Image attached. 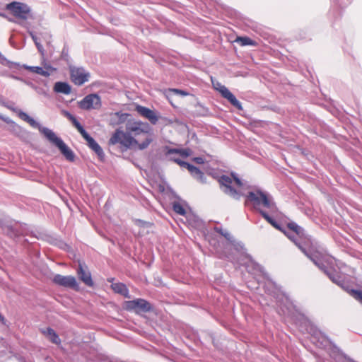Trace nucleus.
<instances>
[{
    "mask_svg": "<svg viewBox=\"0 0 362 362\" xmlns=\"http://www.w3.org/2000/svg\"><path fill=\"white\" fill-rule=\"evenodd\" d=\"M126 130L139 140L136 147L140 150L146 148L153 141L151 127L148 123L141 121H129L126 124Z\"/></svg>",
    "mask_w": 362,
    "mask_h": 362,
    "instance_id": "obj_1",
    "label": "nucleus"
},
{
    "mask_svg": "<svg viewBox=\"0 0 362 362\" xmlns=\"http://www.w3.org/2000/svg\"><path fill=\"white\" fill-rule=\"evenodd\" d=\"M42 133L52 144L57 146L66 159L73 162L74 160V152L64 144V142L59 138L55 133L48 128H40Z\"/></svg>",
    "mask_w": 362,
    "mask_h": 362,
    "instance_id": "obj_2",
    "label": "nucleus"
},
{
    "mask_svg": "<svg viewBox=\"0 0 362 362\" xmlns=\"http://www.w3.org/2000/svg\"><path fill=\"white\" fill-rule=\"evenodd\" d=\"M136 144H139V140L134 136H132L129 132L117 129L111 136L108 141L109 145L119 144L126 148H131L136 147Z\"/></svg>",
    "mask_w": 362,
    "mask_h": 362,
    "instance_id": "obj_3",
    "label": "nucleus"
},
{
    "mask_svg": "<svg viewBox=\"0 0 362 362\" xmlns=\"http://www.w3.org/2000/svg\"><path fill=\"white\" fill-rule=\"evenodd\" d=\"M65 115L67 118L72 122L73 125L77 129L81 136L84 138V139L87 141L88 146L94 151L96 154L100 157H103V151L102 148L99 146V144L92 138L83 129V126L80 124V122L76 119L74 116L71 114L66 112Z\"/></svg>",
    "mask_w": 362,
    "mask_h": 362,
    "instance_id": "obj_4",
    "label": "nucleus"
},
{
    "mask_svg": "<svg viewBox=\"0 0 362 362\" xmlns=\"http://www.w3.org/2000/svg\"><path fill=\"white\" fill-rule=\"evenodd\" d=\"M230 175L232 177L225 175L220 176L218 178V182L221 186H224L226 187V189L224 190L225 193L229 194L235 199H239L240 194L235 189L232 187L231 184L233 183V180L235 185L240 187L243 186V182L234 173H232Z\"/></svg>",
    "mask_w": 362,
    "mask_h": 362,
    "instance_id": "obj_5",
    "label": "nucleus"
},
{
    "mask_svg": "<svg viewBox=\"0 0 362 362\" xmlns=\"http://www.w3.org/2000/svg\"><path fill=\"white\" fill-rule=\"evenodd\" d=\"M247 199L255 206L262 205L267 209L276 208L274 203L270 200L268 195L260 190L248 192Z\"/></svg>",
    "mask_w": 362,
    "mask_h": 362,
    "instance_id": "obj_6",
    "label": "nucleus"
},
{
    "mask_svg": "<svg viewBox=\"0 0 362 362\" xmlns=\"http://www.w3.org/2000/svg\"><path fill=\"white\" fill-rule=\"evenodd\" d=\"M6 10L9 11L15 18L21 20H26L30 12L26 4L18 1H13L6 4Z\"/></svg>",
    "mask_w": 362,
    "mask_h": 362,
    "instance_id": "obj_7",
    "label": "nucleus"
},
{
    "mask_svg": "<svg viewBox=\"0 0 362 362\" xmlns=\"http://www.w3.org/2000/svg\"><path fill=\"white\" fill-rule=\"evenodd\" d=\"M298 248L301 250V252L309 258L317 267H319L321 270H322L325 274H327L329 277L332 280V281L336 282L334 278L329 274L326 269L325 265L322 263V260H325V256L321 253L320 252L315 251L313 252H308L305 248H303L301 245H298Z\"/></svg>",
    "mask_w": 362,
    "mask_h": 362,
    "instance_id": "obj_8",
    "label": "nucleus"
},
{
    "mask_svg": "<svg viewBox=\"0 0 362 362\" xmlns=\"http://www.w3.org/2000/svg\"><path fill=\"white\" fill-rule=\"evenodd\" d=\"M70 78L76 86H81L87 82L90 78V74L81 67L70 66Z\"/></svg>",
    "mask_w": 362,
    "mask_h": 362,
    "instance_id": "obj_9",
    "label": "nucleus"
},
{
    "mask_svg": "<svg viewBox=\"0 0 362 362\" xmlns=\"http://www.w3.org/2000/svg\"><path fill=\"white\" fill-rule=\"evenodd\" d=\"M78 106L83 110L99 109L101 106L100 98L97 94H89L78 102Z\"/></svg>",
    "mask_w": 362,
    "mask_h": 362,
    "instance_id": "obj_10",
    "label": "nucleus"
},
{
    "mask_svg": "<svg viewBox=\"0 0 362 362\" xmlns=\"http://www.w3.org/2000/svg\"><path fill=\"white\" fill-rule=\"evenodd\" d=\"M126 309L128 310H134L136 313L148 312L151 310V304L146 300L138 298L126 302Z\"/></svg>",
    "mask_w": 362,
    "mask_h": 362,
    "instance_id": "obj_11",
    "label": "nucleus"
},
{
    "mask_svg": "<svg viewBox=\"0 0 362 362\" xmlns=\"http://www.w3.org/2000/svg\"><path fill=\"white\" fill-rule=\"evenodd\" d=\"M53 282L57 285L70 288L76 291L79 290V286L76 278L73 276H62L56 274L53 278Z\"/></svg>",
    "mask_w": 362,
    "mask_h": 362,
    "instance_id": "obj_12",
    "label": "nucleus"
},
{
    "mask_svg": "<svg viewBox=\"0 0 362 362\" xmlns=\"http://www.w3.org/2000/svg\"><path fill=\"white\" fill-rule=\"evenodd\" d=\"M215 88L221 93V96L227 99L231 105L235 107L238 110H242L243 106L241 103L237 100L235 95L224 86L218 83Z\"/></svg>",
    "mask_w": 362,
    "mask_h": 362,
    "instance_id": "obj_13",
    "label": "nucleus"
},
{
    "mask_svg": "<svg viewBox=\"0 0 362 362\" xmlns=\"http://www.w3.org/2000/svg\"><path fill=\"white\" fill-rule=\"evenodd\" d=\"M77 275L79 279L83 281L86 286L92 287L94 285L91 278V274L89 272L88 267L81 262L78 263V267L76 270Z\"/></svg>",
    "mask_w": 362,
    "mask_h": 362,
    "instance_id": "obj_14",
    "label": "nucleus"
},
{
    "mask_svg": "<svg viewBox=\"0 0 362 362\" xmlns=\"http://www.w3.org/2000/svg\"><path fill=\"white\" fill-rule=\"evenodd\" d=\"M135 110L143 117L147 119L152 124H156L158 121V117L156 112L144 106L136 105Z\"/></svg>",
    "mask_w": 362,
    "mask_h": 362,
    "instance_id": "obj_15",
    "label": "nucleus"
},
{
    "mask_svg": "<svg viewBox=\"0 0 362 362\" xmlns=\"http://www.w3.org/2000/svg\"><path fill=\"white\" fill-rule=\"evenodd\" d=\"M260 214L262 216V217L269 223H270L274 228L279 230V231L282 232L284 235H286L291 240H292L298 247V245H300L298 244L294 238L288 234L281 226L276 223L271 216H269V214L261 210Z\"/></svg>",
    "mask_w": 362,
    "mask_h": 362,
    "instance_id": "obj_16",
    "label": "nucleus"
},
{
    "mask_svg": "<svg viewBox=\"0 0 362 362\" xmlns=\"http://www.w3.org/2000/svg\"><path fill=\"white\" fill-rule=\"evenodd\" d=\"M24 68L30 72L35 73L42 76H49L50 75V72L48 71V69H51L50 66L47 67L46 69L40 66H25Z\"/></svg>",
    "mask_w": 362,
    "mask_h": 362,
    "instance_id": "obj_17",
    "label": "nucleus"
},
{
    "mask_svg": "<svg viewBox=\"0 0 362 362\" xmlns=\"http://www.w3.org/2000/svg\"><path fill=\"white\" fill-rule=\"evenodd\" d=\"M111 288L115 293H119L126 298H129V291L125 284L122 283H115L111 285Z\"/></svg>",
    "mask_w": 362,
    "mask_h": 362,
    "instance_id": "obj_18",
    "label": "nucleus"
},
{
    "mask_svg": "<svg viewBox=\"0 0 362 362\" xmlns=\"http://www.w3.org/2000/svg\"><path fill=\"white\" fill-rule=\"evenodd\" d=\"M54 91L57 93H62L64 94H69L71 93V86L65 82H57L54 86Z\"/></svg>",
    "mask_w": 362,
    "mask_h": 362,
    "instance_id": "obj_19",
    "label": "nucleus"
},
{
    "mask_svg": "<svg viewBox=\"0 0 362 362\" xmlns=\"http://www.w3.org/2000/svg\"><path fill=\"white\" fill-rule=\"evenodd\" d=\"M18 116L23 121L26 122L27 123H28L31 127H37L39 129L40 128H42L41 127L39 126V124L35 122V120L34 119H33L32 117H30L27 113L21 111V110H19L18 112Z\"/></svg>",
    "mask_w": 362,
    "mask_h": 362,
    "instance_id": "obj_20",
    "label": "nucleus"
},
{
    "mask_svg": "<svg viewBox=\"0 0 362 362\" xmlns=\"http://www.w3.org/2000/svg\"><path fill=\"white\" fill-rule=\"evenodd\" d=\"M190 170L189 172L190 174L198 181H199L202 183L206 182V178L204 177V174L202 171H201L198 168L192 165V167H190Z\"/></svg>",
    "mask_w": 362,
    "mask_h": 362,
    "instance_id": "obj_21",
    "label": "nucleus"
},
{
    "mask_svg": "<svg viewBox=\"0 0 362 362\" xmlns=\"http://www.w3.org/2000/svg\"><path fill=\"white\" fill-rule=\"evenodd\" d=\"M43 333L52 343L56 344H59L61 343L59 336L53 329L47 328V330L43 331Z\"/></svg>",
    "mask_w": 362,
    "mask_h": 362,
    "instance_id": "obj_22",
    "label": "nucleus"
},
{
    "mask_svg": "<svg viewBox=\"0 0 362 362\" xmlns=\"http://www.w3.org/2000/svg\"><path fill=\"white\" fill-rule=\"evenodd\" d=\"M235 42H238L240 46H257V42L249 37H237Z\"/></svg>",
    "mask_w": 362,
    "mask_h": 362,
    "instance_id": "obj_23",
    "label": "nucleus"
},
{
    "mask_svg": "<svg viewBox=\"0 0 362 362\" xmlns=\"http://www.w3.org/2000/svg\"><path fill=\"white\" fill-rule=\"evenodd\" d=\"M287 227L300 238L305 235L303 229L294 222L288 223Z\"/></svg>",
    "mask_w": 362,
    "mask_h": 362,
    "instance_id": "obj_24",
    "label": "nucleus"
},
{
    "mask_svg": "<svg viewBox=\"0 0 362 362\" xmlns=\"http://www.w3.org/2000/svg\"><path fill=\"white\" fill-rule=\"evenodd\" d=\"M173 211L181 216H185L186 214V210L183 207V206L179 202H174L173 204Z\"/></svg>",
    "mask_w": 362,
    "mask_h": 362,
    "instance_id": "obj_25",
    "label": "nucleus"
},
{
    "mask_svg": "<svg viewBox=\"0 0 362 362\" xmlns=\"http://www.w3.org/2000/svg\"><path fill=\"white\" fill-rule=\"evenodd\" d=\"M169 154L172 153H178L183 158H187L189 156V151L187 149H176V148H171L168 150V152Z\"/></svg>",
    "mask_w": 362,
    "mask_h": 362,
    "instance_id": "obj_26",
    "label": "nucleus"
},
{
    "mask_svg": "<svg viewBox=\"0 0 362 362\" xmlns=\"http://www.w3.org/2000/svg\"><path fill=\"white\" fill-rule=\"evenodd\" d=\"M350 294L352 297H354L356 300L359 301L362 303V291L358 290H351Z\"/></svg>",
    "mask_w": 362,
    "mask_h": 362,
    "instance_id": "obj_27",
    "label": "nucleus"
},
{
    "mask_svg": "<svg viewBox=\"0 0 362 362\" xmlns=\"http://www.w3.org/2000/svg\"><path fill=\"white\" fill-rule=\"evenodd\" d=\"M30 35L32 37V39L34 41L37 49L40 52H43V47H42V45L39 42V40H38V38L37 37H36L35 35H33V33H30Z\"/></svg>",
    "mask_w": 362,
    "mask_h": 362,
    "instance_id": "obj_28",
    "label": "nucleus"
},
{
    "mask_svg": "<svg viewBox=\"0 0 362 362\" xmlns=\"http://www.w3.org/2000/svg\"><path fill=\"white\" fill-rule=\"evenodd\" d=\"M169 92L174 93L175 94H179V95H182V96H185V95H188V93H186L185 91L182 90H179V89H175V88L169 89Z\"/></svg>",
    "mask_w": 362,
    "mask_h": 362,
    "instance_id": "obj_29",
    "label": "nucleus"
},
{
    "mask_svg": "<svg viewBox=\"0 0 362 362\" xmlns=\"http://www.w3.org/2000/svg\"><path fill=\"white\" fill-rule=\"evenodd\" d=\"M215 230L218 233H220L221 235L224 236L226 239H229L230 238V234L227 231H223V230L222 228H216Z\"/></svg>",
    "mask_w": 362,
    "mask_h": 362,
    "instance_id": "obj_30",
    "label": "nucleus"
},
{
    "mask_svg": "<svg viewBox=\"0 0 362 362\" xmlns=\"http://www.w3.org/2000/svg\"><path fill=\"white\" fill-rule=\"evenodd\" d=\"M193 160L197 164H203L204 163V159L202 157H195L193 158Z\"/></svg>",
    "mask_w": 362,
    "mask_h": 362,
    "instance_id": "obj_31",
    "label": "nucleus"
},
{
    "mask_svg": "<svg viewBox=\"0 0 362 362\" xmlns=\"http://www.w3.org/2000/svg\"><path fill=\"white\" fill-rule=\"evenodd\" d=\"M181 167H183V168H187L188 170H190V167H192V165L189 164V163L187 162H185V161H183L180 163V165Z\"/></svg>",
    "mask_w": 362,
    "mask_h": 362,
    "instance_id": "obj_32",
    "label": "nucleus"
},
{
    "mask_svg": "<svg viewBox=\"0 0 362 362\" xmlns=\"http://www.w3.org/2000/svg\"><path fill=\"white\" fill-rule=\"evenodd\" d=\"M174 161H175L176 163H177L179 165H180V163H181L182 162H183L182 160H180V159H179V158H175V159H174Z\"/></svg>",
    "mask_w": 362,
    "mask_h": 362,
    "instance_id": "obj_33",
    "label": "nucleus"
},
{
    "mask_svg": "<svg viewBox=\"0 0 362 362\" xmlns=\"http://www.w3.org/2000/svg\"><path fill=\"white\" fill-rule=\"evenodd\" d=\"M4 320V317L0 314V322H2Z\"/></svg>",
    "mask_w": 362,
    "mask_h": 362,
    "instance_id": "obj_34",
    "label": "nucleus"
}]
</instances>
